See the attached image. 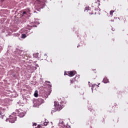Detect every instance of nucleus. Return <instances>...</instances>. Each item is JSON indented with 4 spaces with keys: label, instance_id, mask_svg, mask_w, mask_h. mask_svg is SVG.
Listing matches in <instances>:
<instances>
[{
    "label": "nucleus",
    "instance_id": "1",
    "mask_svg": "<svg viewBox=\"0 0 128 128\" xmlns=\"http://www.w3.org/2000/svg\"><path fill=\"white\" fill-rule=\"evenodd\" d=\"M54 106H55L54 112H60L61 110H62L64 106V102H60V104L56 101L54 102Z\"/></svg>",
    "mask_w": 128,
    "mask_h": 128
},
{
    "label": "nucleus",
    "instance_id": "2",
    "mask_svg": "<svg viewBox=\"0 0 128 128\" xmlns=\"http://www.w3.org/2000/svg\"><path fill=\"white\" fill-rule=\"evenodd\" d=\"M44 100L42 98H38L36 100V103L34 104L35 106L38 108V106H40L42 104H44Z\"/></svg>",
    "mask_w": 128,
    "mask_h": 128
},
{
    "label": "nucleus",
    "instance_id": "3",
    "mask_svg": "<svg viewBox=\"0 0 128 128\" xmlns=\"http://www.w3.org/2000/svg\"><path fill=\"white\" fill-rule=\"evenodd\" d=\"M67 74H68V76L72 77V76H76V72L68 71V72H67Z\"/></svg>",
    "mask_w": 128,
    "mask_h": 128
},
{
    "label": "nucleus",
    "instance_id": "4",
    "mask_svg": "<svg viewBox=\"0 0 128 128\" xmlns=\"http://www.w3.org/2000/svg\"><path fill=\"white\" fill-rule=\"evenodd\" d=\"M108 79L106 78H104L103 80V82H104V84H108Z\"/></svg>",
    "mask_w": 128,
    "mask_h": 128
},
{
    "label": "nucleus",
    "instance_id": "5",
    "mask_svg": "<svg viewBox=\"0 0 128 128\" xmlns=\"http://www.w3.org/2000/svg\"><path fill=\"white\" fill-rule=\"evenodd\" d=\"M74 82H75V80H74V79L70 80V86L71 84H74Z\"/></svg>",
    "mask_w": 128,
    "mask_h": 128
},
{
    "label": "nucleus",
    "instance_id": "6",
    "mask_svg": "<svg viewBox=\"0 0 128 128\" xmlns=\"http://www.w3.org/2000/svg\"><path fill=\"white\" fill-rule=\"evenodd\" d=\"M34 96H35V98H38V92H35L34 94Z\"/></svg>",
    "mask_w": 128,
    "mask_h": 128
},
{
    "label": "nucleus",
    "instance_id": "7",
    "mask_svg": "<svg viewBox=\"0 0 128 128\" xmlns=\"http://www.w3.org/2000/svg\"><path fill=\"white\" fill-rule=\"evenodd\" d=\"M38 53H36L33 54L34 58H38Z\"/></svg>",
    "mask_w": 128,
    "mask_h": 128
},
{
    "label": "nucleus",
    "instance_id": "8",
    "mask_svg": "<svg viewBox=\"0 0 128 128\" xmlns=\"http://www.w3.org/2000/svg\"><path fill=\"white\" fill-rule=\"evenodd\" d=\"M22 38H26V34H22Z\"/></svg>",
    "mask_w": 128,
    "mask_h": 128
},
{
    "label": "nucleus",
    "instance_id": "9",
    "mask_svg": "<svg viewBox=\"0 0 128 128\" xmlns=\"http://www.w3.org/2000/svg\"><path fill=\"white\" fill-rule=\"evenodd\" d=\"M36 4H40V0H36Z\"/></svg>",
    "mask_w": 128,
    "mask_h": 128
},
{
    "label": "nucleus",
    "instance_id": "10",
    "mask_svg": "<svg viewBox=\"0 0 128 128\" xmlns=\"http://www.w3.org/2000/svg\"><path fill=\"white\" fill-rule=\"evenodd\" d=\"M90 6H86L85 8V10H90Z\"/></svg>",
    "mask_w": 128,
    "mask_h": 128
},
{
    "label": "nucleus",
    "instance_id": "11",
    "mask_svg": "<svg viewBox=\"0 0 128 128\" xmlns=\"http://www.w3.org/2000/svg\"><path fill=\"white\" fill-rule=\"evenodd\" d=\"M48 122H44L43 124L44 126H48Z\"/></svg>",
    "mask_w": 128,
    "mask_h": 128
},
{
    "label": "nucleus",
    "instance_id": "12",
    "mask_svg": "<svg viewBox=\"0 0 128 128\" xmlns=\"http://www.w3.org/2000/svg\"><path fill=\"white\" fill-rule=\"evenodd\" d=\"M114 10H110V16H112V14H114Z\"/></svg>",
    "mask_w": 128,
    "mask_h": 128
},
{
    "label": "nucleus",
    "instance_id": "13",
    "mask_svg": "<svg viewBox=\"0 0 128 128\" xmlns=\"http://www.w3.org/2000/svg\"><path fill=\"white\" fill-rule=\"evenodd\" d=\"M60 124H64V121H62V120H60Z\"/></svg>",
    "mask_w": 128,
    "mask_h": 128
},
{
    "label": "nucleus",
    "instance_id": "14",
    "mask_svg": "<svg viewBox=\"0 0 128 128\" xmlns=\"http://www.w3.org/2000/svg\"><path fill=\"white\" fill-rule=\"evenodd\" d=\"M64 76H68V72H65L64 74Z\"/></svg>",
    "mask_w": 128,
    "mask_h": 128
},
{
    "label": "nucleus",
    "instance_id": "15",
    "mask_svg": "<svg viewBox=\"0 0 128 128\" xmlns=\"http://www.w3.org/2000/svg\"><path fill=\"white\" fill-rule=\"evenodd\" d=\"M33 126H36V123L33 124Z\"/></svg>",
    "mask_w": 128,
    "mask_h": 128
},
{
    "label": "nucleus",
    "instance_id": "16",
    "mask_svg": "<svg viewBox=\"0 0 128 128\" xmlns=\"http://www.w3.org/2000/svg\"><path fill=\"white\" fill-rule=\"evenodd\" d=\"M90 14H94V13L92 12H89V16H90Z\"/></svg>",
    "mask_w": 128,
    "mask_h": 128
},
{
    "label": "nucleus",
    "instance_id": "17",
    "mask_svg": "<svg viewBox=\"0 0 128 128\" xmlns=\"http://www.w3.org/2000/svg\"><path fill=\"white\" fill-rule=\"evenodd\" d=\"M25 34H28V30H24V32Z\"/></svg>",
    "mask_w": 128,
    "mask_h": 128
},
{
    "label": "nucleus",
    "instance_id": "18",
    "mask_svg": "<svg viewBox=\"0 0 128 128\" xmlns=\"http://www.w3.org/2000/svg\"><path fill=\"white\" fill-rule=\"evenodd\" d=\"M38 128H41V126L40 124H38L37 126Z\"/></svg>",
    "mask_w": 128,
    "mask_h": 128
},
{
    "label": "nucleus",
    "instance_id": "19",
    "mask_svg": "<svg viewBox=\"0 0 128 128\" xmlns=\"http://www.w3.org/2000/svg\"><path fill=\"white\" fill-rule=\"evenodd\" d=\"M23 14H26V12H23Z\"/></svg>",
    "mask_w": 128,
    "mask_h": 128
},
{
    "label": "nucleus",
    "instance_id": "20",
    "mask_svg": "<svg viewBox=\"0 0 128 128\" xmlns=\"http://www.w3.org/2000/svg\"><path fill=\"white\" fill-rule=\"evenodd\" d=\"M44 56H46V58H48V56L46 54H44Z\"/></svg>",
    "mask_w": 128,
    "mask_h": 128
},
{
    "label": "nucleus",
    "instance_id": "21",
    "mask_svg": "<svg viewBox=\"0 0 128 128\" xmlns=\"http://www.w3.org/2000/svg\"><path fill=\"white\" fill-rule=\"evenodd\" d=\"M100 84L99 83V84H98V86H99Z\"/></svg>",
    "mask_w": 128,
    "mask_h": 128
},
{
    "label": "nucleus",
    "instance_id": "22",
    "mask_svg": "<svg viewBox=\"0 0 128 128\" xmlns=\"http://www.w3.org/2000/svg\"><path fill=\"white\" fill-rule=\"evenodd\" d=\"M2 0V2H4V0Z\"/></svg>",
    "mask_w": 128,
    "mask_h": 128
},
{
    "label": "nucleus",
    "instance_id": "23",
    "mask_svg": "<svg viewBox=\"0 0 128 128\" xmlns=\"http://www.w3.org/2000/svg\"><path fill=\"white\" fill-rule=\"evenodd\" d=\"M13 114H16V113H13Z\"/></svg>",
    "mask_w": 128,
    "mask_h": 128
},
{
    "label": "nucleus",
    "instance_id": "24",
    "mask_svg": "<svg viewBox=\"0 0 128 128\" xmlns=\"http://www.w3.org/2000/svg\"><path fill=\"white\" fill-rule=\"evenodd\" d=\"M0 114H2V113L0 112Z\"/></svg>",
    "mask_w": 128,
    "mask_h": 128
},
{
    "label": "nucleus",
    "instance_id": "25",
    "mask_svg": "<svg viewBox=\"0 0 128 128\" xmlns=\"http://www.w3.org/2000/svg\"><path fill=\"white\" fill-rule=\"evenodd\" d=\"M14 118H16V117H14Z\"/></svg>",
    "mask_w": 128,
    "mask_h": 128
}]
</instances>
